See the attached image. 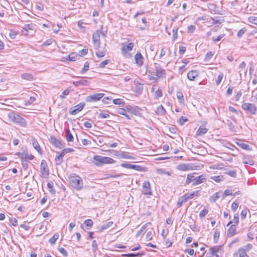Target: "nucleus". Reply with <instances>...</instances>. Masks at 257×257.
<instances>
[{"mask_svg": "<svg viewBox=\"0 0 257 257\" xmlns=\"http://www.w3.org/2000/svg\"><path fill=\"white\" fill-rule=\"evenodd\" d=\"M165 70L160 64L155 63L154 67L148 71V76L150 80L157 81L160 78L165 76Z\"/></svg>", "mask_w": 257, "mask_h": 257, "instance_id": "nucleus-1", "label": "nucleus"}, {"mask_svg": "<svg viewBox=\"0 0 257 257\" xmlns=\"http://www.w3.org/2000/svg\"><path fill=\"white\" fill-rule=\"evenodd\" d=\"M70 185L77 190H81L83 187L82 179L78 175L73 174L69 178Z\"/></svg>", "mask_w": 257, "mask_h": 257, "instance_id": "nucleus-2", "label": "nucleus"}, {"mask_svg": "<svg viewBox=\"0 0 257 257\" xmlns=\"http://www.w3.org/2000/svg\"><path fill=\"white\" fill-rule=\"evenodd\" d=\"M8 117L11 121L19 124L22 127H26L27 122L25 119L18 114L11 111L8 113Z\"/></svg>", "mask_w": 257, "mask_h": 257, "instance_id": "nucleus-3", "label": "nucleus"}, {"mask_svg": "<svg viewBox=\"0 0 257 257\" xmlns=\"http://www.w3.org/2000/svg\"><path fill=\"white\" fill-rule=\"evenodd\" d=\"M94 163L96 166H100L106 164H114L116 161L113 159L108 157H103L95 155L93 157Z\"/></svg>", "mask_w": 257, "mask_h": 257, "instance_id": "nucleus-4", "label": "nucleus"}, {"mask_svg": "<svg viewBox=\"0 0 257 257\" xmlns=\"http://www.w3.org/2000/svg\"><path fill=\"white\" fill-rule=\"evenodd\" d=\"M241 107L244 111L251 114H255L257 111V107L254 103L244 102L242 104Z\"/></svg>", "mask_w": 257, "mask_h": 257, "instance_id": "nucleus-5", "label": "nucleus"}, {"mask_svg": "<svg viewBox=\"0 0 257 257\" xmlns=\"http://www.w3.org/2000/svg\"><path fill=\"white\" fill-rule=\"evenodd\" d=\"M40 173L41 176L44 178H47L49 174L47 164L44 160H43L41 163Z\"/></svg>", "mask_w": 257, "mask_h": 257, "instance_id": "nucleus-6", "label": "nucleus"}, {"mask_svg": "<svg viewBox=\"0 0 257 257\" xmlns=\"http://www.w3.org/2000/svg\"><path fill=\"white\" fill-rule=\"evenodd\" d=\"M104 95V93H95L87 96L85 98V101L87 102H92L99 101Z\"/></svg>", "mask_w": 257, "mask_h": 257, "instance_id": "nucleus-7", "label": "nucleus"}, {"mask_svg": "<svg viewBox=\"0 0 257 257\" xmlns=\"http://www.w3.org/2000/svg\"><path fill=\"white\" fill-rule=\"evenodd\" d=\"M177 169L183 171L194 170L197 169V166L192 164H181L177 166Z\"/></svg>", "mask_w": 257, "mask_h": 257, "instance_id": "nucleus-8", "label": "nucleus"}, {"mask_svg": "<svg viewBox=\"0 0 257 257\" xmlns=\"http://www.w3.org/2000/svg\"><path fill=\"white\" fill-rule=\"evenodd\" d=\"M100 31L97 30L93 34L92 39L95 47H99L100 44Z\"/></svg>", "mask_w": 257, "mask_h": 257, "instance_id": "nucleus-9", "label": "nucleus"}, {"mask_svg": "<svg viewBox=\"0 0 257 257\" xmlns=\"http://www.w3.org/2000/svg\"><path fill=\"white\" fill-rule=\"evenodd\" d=\"M134 46L133 43H130L127 44L124 43L122 44V47L121 48V53L123 55H126L127 53L132 50Z\"/></svg>", "mask_w": 257, "mask_h": 257, "instance_id": "nucleus-10", "label": "nucleus"}, {"mask_svg": "<svg viewBox=\"0 0 257 257\" xmlns=\"http://www.w3.org/2000/svg\"><path fill=\"white\" fill-rule=\"evenodd\" d=\"M85 104L83 102L80 103L79 104L75 106L73 108H71L70 110V113L72 115H75L78 112L81 111L84 107Z\"/></svg>", "mask_w": 257, "mask_h": 257, "instance_id": "nucleus-11", "label": "nucleus"}, {"mask_svg": "<svg viewBox=\"0 0 257 257\" xmlns=\"http://www.w3.org/2000/svg\"><path fill=\"white\" fill-rule=\"evenodd\" d=\"M143 193L145 195H151V186L149 181H145L143 184Z\"/></svg>", "mask_w": 257, "mask_h": 257, "instance_id": "nucleus-12", "label": "nucleus"}, {"mask_svg": "<svg viewBox=\"0 0 257 257\" xmlns=\"http://www.w3.org/2000/svg\"><path fill=\"white\" fill-rule=\"evenodd\" d=\"M170 55V51L169 49L166 48H163L160 52L159 55L160 59L166 58L169 57Z\"/></svg>", "mask_w": 257, "mask_h": 257, "instance_id": "nucleus-13", "label": "nucleus"}, {"mask_svg": "<svg viewBox=\"0 0 257 257\" xmlns=\"http://www.w3.org/2000/svg\"><path fill=\"white\" fill-rule=\"evenodd\" d=\"M135 60L136 63L139 66H141L143 64L144 57L140 53H137L135 56Z\"/></svg>", "mask_w": 257, "mask_h": 257, "instance_id": "nucleus-14", "label": "nucleus"}, {"mask_svg": "<svg viewBox=\"0 0 257 257\" xmlns=\"http://www.w3.org/2000/svg\"><path fill=\"white\" fill-rule=\"evenodd\" d=\"M206 180L204 176L201 175L197 177H195L194 182L192 183V186L199 185Z\"/></svg>", "mask_w": 257, "mask_h": 257, "instance_id": "nucleus-15", "label": "nucleus"}, {"mask_svg": "<svg viewBox=\"0 0 257 257\" xmlns=\"http://www.w3.org/2000/svg\"><path fill=\"white\" fill-rule=\"evenodd\" d=\"M234 257H249L247 252H245L243 249H238L237 250L233 253Z\"/></svg>", "mask_w": 257, "mask_h": 257, "instance_id": "nucleus-16", "label": "nucleus"}, {"mask_svg": "<svg viewBox=\"0 0 257 257\" xmlns=\"http://www.w3.org/2000/svg\"><path fill=\"white\" fill-rule=\"evenodd\" d=\"M198 74L196 70H191L187 73V78L189 80L193 81L198 76Z\"/></svg>", "mask_w": 257, "mask_h": 257, "instance_id": "nucleus-17", "label": "nucleus"}, {"mask_svg": "<svg viewBox=\"0 0 257 257\" xmlns=\"http://www.w3.org/2000/svg\"><path fill=\"white\" fill-rule=\"evenodd\" d=\"M50 142L53 144L55 147L59 148H62V143L56 139V138L53 136H51L50 138Z\"/></svg>", "mask_w": 257, "mask_h": 257, "instance_id": "nucleus-18", "label": "nucleus"}, {"mask_svg": "<svg viewBox=\"0 0 257 257\" xmlns=\"http://www.w3.org/2000/svg\"><path fill=\"white\" fill-rule=\"evenodd\" d=\"M21 158L22 160H25L28 161L32 160L34 158V156L32 154H29L27 152H23L21 154Z\"/></svg>", "mask_w": 257, "mask_h": 257, "instance_id": "nucleus-19", "label": "nucleus"}, {"mask_svg": "<svg viewBox=\"0 0 257 257\" xmlns=\"http://www.w3.org/2000/svg\"><path fill=\"white\" fill-rule=\"evenodd\" d=\"M32 145H33V147L34 148V149L40 154H42V153H43V151H42L40 147V145L39 144V143H38V142L37 141V140L35 139H32Z\"/></svg>", "mask_w": 257, "mask_h": 257, "instance_id": "nucleus-20", "label": "nucleus"}, {"mask_svg": "<svg viewBox=\"0 0 257 257\" xmlns=\"http://www.w3.org/2000/svg\"><path fill=\"white\" fill-rule=\"evenodd\" d=\"M96 49L95 54L98 58H102L106 54V50L104 49H100L99 47H95Z\"/></svg>", "mask_w": 257, "mask_h": 257, "instance_id": "nucleus-21", "label": "nucleus"}, {"mask_svg": "<svg viewBox=\"0 0 257 257\" xmlns=\"http://www.w3.org/2000/svg\"><path fill=\"white\" fill-rule=\"evenodd\" d=\"M128 111L136 115H139L140 113V110L138 107H133L128 106L127 107Z\"/></svg>", "mask_w": 257, "mask_h": 257, "instance_id": "nucleus-22", "label": "nucleus"}, {"mask_svg": "<svg viewBox=\"0 0 257 257\" xmlns=\"http://www.w3.org/2000/svg\"><path fill=\"white\" fill-rule=\"evenodd\" d=\"M236 225L235 224H232L228 228L227 230V235L228 236H232L235 234L236 230Z\"/></svg>", "mask_w": 257, "mask_h": 257, "instance_id": "nucleus-23", "label": "nucleus"}, {"mask_svg": "<svg viewBox=\"0 0 257 257\" xmlns=\"http://www.w3.org/2000/svg\"><path fill=\"white\" fill-rule=\"evenodd\" d=\"M73 83L75 86H78L80 85H87L89 82L86 79H82L78 81H74Z\"/></svg>", "mask_w": 257, "mask_h": 257, "instance_id": "nucleus-24", "label": "nucleus"}, {"mask_svg": "<svg viewBox=\"0 0 257 257\" xmlns=\"http://www.w3.org/2000/svg\"><path fill=\"white\" fill-rule=\"evenodd\" d=\"M119 156L122 159H130V160H135V157L130 155L129 153L123 152L121 154H120Z\"/></svg>", "mask_w": 257, "mask_h": 257, "instance_id": "nucleus-25", "label": "nucleus"}, {"mask_svg": "<svg viewBox=\"0 0 257 257\" xmlns=\"http://www.w3.org/2000/svg\"><path fill=\"white\" fill-rule=\"evenodd\" d=\"M195 174V173H191L187 175V179L185 183L186 185L190 184L191 182H194L195 178L194 176Z\"/></svg>", "mask_w": 257, "mask_h": 257, "instance_id": "nucleus-26", "label": "nucleus"}, {"mask_svg": "<svg viewBox=\"0 0 257 257\" xmlns=\"http://www.w3.org/2000/svg\"><path fill=\"white\" fill-rule=\"evenodd\" d=\"M113 222L112 221H109L106 223L103 224L99 228V231L102 232L104 230H105L110 227L113 225Z\"/></svg>", "mask_w": 257, "mask_h": 257, "instance_id": "nucleus-27", "label": "nucleus"}, {"mask_svg": "<svg viewBox=\"0 0 257 257\" xmlns=\"http://www.w3.org/2000/svg\"><path fill=\"white\" fill-rule=\"evenodd\" d=\"M36 28V25L33 23H31L29 24L25 25L23 27V29L27 31L28 32L29 30H35Z\"/></svg>", "mask_w": 257, "mask_h": 257, "instance_id": "nucleus-28", "label": "nucleus"}, {"mask_svg": "<svg viewBox=\"0 0 257 257\" xmlns=\"http://www.w3.org/2000/svg\"><path fill=\"white\" fill-rule=\"evenodd\" d=\"M21 78L27 80H32L34 79L33 75L29 73H26L21 74Z\"/></svg>", "mask_w": 257, "mask_h": 257, "instance_id": "nucleus-29", "label": "nucleus"}, {"mask_svg": "<svg viewBox=\"0 0 257 257\" xmlns=\"http://www.w3.org/2000/svg\"><path fill=\"white\" fill-rule=\"evenodd\" d=\"M156 112L159 115H164L166 111L162 105H160L156 108Z\"/></svg>", "mask_w": 257, "mask_h": 257, "instance_id": "nucleus-30", "label": "nucleus"}, {"mask_svg": "<svg viewBox=\"0 0 257 257\" xmlns=\"http://www.w3.org/2000/svg\"><path fill=\"white\" fill-rule=\"evenodd\" d=\"M207 131L208 130L206 127L204 126H200L197 131L196 135L197 136L204 135L207 133Z\"/></svg>", "mask_w": 257, "mask_h": 257, "instance_id": "nucleus-31", "label": "nucleus"}, {"mask_svg": "<svg viewBox=\"0 0 257 257\" xmlns=\"http://www.w3.org/2000/svg\"><path fill=\"white\" fill-rule=\"evenodd\" d=\"M237 144L239 147L244 150L250 151L252 149L250 146H249L248 144L243 143H237Z\"/></svg>", "mask_w": 257, "mask_h": 257, "instance_id": "nucleus-32", "label": "nucleus"}, {"mask_svg": "<svg viewBox=\"0 0 257 257\" xmlns=\"http://www.w3.org/2000/svg\"><path fill=\"white\" fill-rule=\"evenodd\" d=\"M151 223L150 222H148L144 224L141 229L138 232V233L136 234L137 236H139L147 227H151Z\"/></svg>", "mask_w": 257, "mask_h": 257, "instance_id": "nucleus-33", "label": "nucleus"}, {"mask_svg": "<svg viewBox=\"0 0 257 257\" xmlns=\"http://www.w3.org/2000/svg\"><path fill=\"white\" fill-rule=\"evenodd\" d=\"M187 201V200L186 198L185 197V195H183L179 199L177 203V205L178 207H180L182 205L183 203H186Z\"/></svg>", "mask_w": 257, "mask_h": 257, "instance_id": "nucleus-34", "label": "nucleus"}, {"mask_svg": "<svg viewBox=\"0 0 257 257\" xmlns=\"http://www.w3.org/2000/svg\"><path fill=\"white\" fill-rule=\"evenodd\" d=\"M242 163L244 164H248L249 165H253L254 164L252 159L246 157H244L242 158Z\"/></svg>", "mask_w": 257, "mask_h": 257, "instance_id": "nucleus-35", "label": "nucleus"}, {"mask_svg": "<svg viewBox=\"0 0 257 257\" xmlns=\"http://www.w3.org/2000/svg\"><path fill=\"white\" fill-rule=\"evenodd\" d=\"M131 169H134L138 171H145V168L140 165L131 164Z\"/></svg>", "mask_w": 257, "mask_h": 257, "instance_id": "nucleus-36", "label": "nucleus"}, {"mask_svg": "<svg viewBox=\"0 0 257 257\" xmlns=\"http://www.w3.org/2000/svg\"><path fill=\"white\" fill-rule=\"evenodd\" d=\"M59 234L58 233H56L53 235L52 237L50 238L49 240V242L51 244H54L56 241L58 239Z\"/></svg>", "mask_w": 257, "mask_h": 257, "instance_id": "nucleus-37", "label": "nucleus"}, {"mask_svg": "<svg viewBox=\"0 0 257 257\" xmlns=\"http://www.w3.org/2000/svg\"><path fill=\"white\" fill-rule=\"evenodd\" d=\"M221 249V247L220 246H216L213 247H211L209 249V251L211 254H214L216 252H218L219 250Z\"/></svg>", "mask_w": 257, "mask_h": 257, "instance_id": "nucleus-38", "label": "nucleus"}, {"mask_svg": "<svg viewBox=\"0 0 257 257\" xmlns=\"http://www.w3.org/2000/svg\"><path fill=\"white\" fill-rule=\"evenodd\" d=\"M66 138L68 142H72L73 141V137L69 130L66 131Z\"/></svg>", "mask_w": 257, "mask_h": 257, "instance_id": "nucleus-39", "label": "nucleus"}, {"mask_svg": "<svg viewBox=\"0 0 257 257\" xmlns=\"http://www.w3.org/2000/svg\"><path fill=\"white\" fill-rule=\"evenodd\" d=\"M184 195L188 200V199L193 198L194 196H197L198 195V191H195L192 193H187Z\"/></svg>", "mask_w": 257, "mask_h": 257, "instance_id": "nucleus-40", "label": "nucleus"}, {"mask_svg": "<svg viewBox=\"0 0 257 257\" xmlns=\"http://www.w3.org/2000/svg\"><path fill=\"white\" fill-rule=\"evenodd\" d=\"M220 198V195L219 192H216L212 196H211L210 198V202L214 203L215 202L218 198Z\"/></svg>", "mask_w": 257, "mask_h": 257, "instance_id": "nucleus-41", "label": "nucleus"}, {"mask_svg": "<svg viewBox=\"0 0 257 257\" xmlns=\"http://www.w3.org/2000/svg\"><path fill=\"white\" fill-rule=\"evenodd\" d=\"M47 187L49 188V192L52 194H55V190L53 188V183L52 182H50L47 183Z\"/></svg>", "mask_w": 257, "mask_h": 257, "instance_id": "nucleus-42", "label": "nucleus"}, {"mask_svg": "<svg viewBox=\"0 0 257 257\" xmlns=\"http://www.w3.org/2000/svg\"><path fill=\"white\" fill-rule=\"evenodd\" d=\"M177 32H178V28H174L172 30V41H175L176 39H177L178 35H177Z\"/></svg>", "mask_w": 257, "mask_h": 257, "instance_id": "nucleus-43", "label": "nucleus"}, {"mask_svg": "<svg viewBox=\"0 0 257 257\" xmlns=\"http://www.w3.org/2000/svg\"><path fill=\"white\" fill-rule=\"evenodd\" d=\"M163 96L162 91L161 89L158 88L156 90L155 92V98L156 99H158L159 98Z\"/></svg>", "mask_w": 257, "mask_h": 257, "instance_id": "nucleus-44", "label": "nucleus"}, {"mask_svg": "<svg viewBox=\"0 0 257 257\" xmlns=\"http://www.w3.org/2000/svg\"><path fill=\"white\" fill-rule=\"evenodd\" d=\"M248 212H249V210L246 208H244L242 210L240 214L241 219L243 220L246 218Z\"/></svg>", "mask_w": 257, "mask_h": 257, "instance_id": "nucleus-45", "label": "nucleus"}, {"mask_svg": "<svg viewBox=\"0 0 257 257\" xmlns=\"http://www.w3.org/2000/svg\"><path fill=\"white\" fill-rule=\"evenodd\" d=\"M252 248V245L251 243H248L243 247H239L238 249H243L245 252L249 251Z\"/></svg>", "mask_w": 257, "mask_h": 257, "instance_id": "nucleus-46", "label": "nucleus"}, {"mask_svg": "<svg viewBox=\"0 0 257 257\" xmlns=\"http://www.w3.org/2000/svg\"><path fill=\"white\" fill-rule=\"evenodd\" d=\"M219 235H220V231H219L218 229H216L214 232V234H213V239L214 240V241L215 242H216L218 239H219Z\"/></svg>", "mask_w": 257, "mask_h": 257, "instance_id": "nucleus-47", "label": "nucleus"}, {"mask_svg": "<svg viewBox=\"0 0 257 257\" xmlns=\"http://www.w3.org/2000/svg\"><path fill=\"white\" fill-rule=\"evenodd\" d=\"M238 206H239V202H238L236 201H235L232 203L231 208L232 210L234 212H235L236 211Z\"/></svg>", "mask_w": 257, "mask_h": 257, "instance_id": "nucleus-48", "label": "nucleus"}, {"mask_svg": "<svg viewBox=\"0 0 257 257\" xmlns=\"http://www.w3.org/2000/svg\"><path fill=\"white\" fill-rule=\"evenodd\" d=\"M213 55L214 53L212 52V51L208 52L205 55L204 60L205 61H208L210 60L212 58Z\"/></svg>", "mask_w": 257, "mask_h": 257, "instance_id": "nucleus-49", "label": "nucleus"}, {"mask_svg": "<svg viewBox=\"0 0 257 257\" xmlns=\"http://www.w3.org/2000/svg\"><path fill=\"white\" fill-rule=\"evenodd\" d=\"M177 98L179 101V102L181 103L184 102V96L182 92H178L177 94Z\"/></svg>", "mask_w": 257, "mask_h": 257, "instance_id": "nucleus-50", "label": "nucleus"}, {"mask_svg": "<svg viewBox=\"0 0 257 257\" xmlns=\"http://www.w3.org/2000/svg\"><path fill=\"white\" fill-rule=\"evenodd\" d=\"M89 64L88 62H86L83 66V68L81 70V73H84L87 72L89 70Z\"/></svg>", "mask_w": 257, "mask_h": 257, "instance_id": "nucleus-51", "label": "nucleus"}, {"mask_svg": "<svg viewBox=\"0 0 257 257\" xmlns=\"http://www.w3.org/2000/svg\"><path fill=\"white\" fill-rule=\"evenodd\" d=\"M109 117V114L107 112H100L98 115L99 118H107Z\"/></svg>", "mask_w": 257, "mask_h": 257, "instance_id": "nucleus-52", "label": "nucleus"}, {"mask_svg": "<svg viewBox=\"0 0 257 257\" xmlns=\"http://www.w3.org/2000/svg\"><path fill=\"white\" fill-rule=\"evenodd\" d=\"M234 224L237 225L239 223V214L238 213H236L234 215L233 219L232 220Z\"/></svg>", "mask_w": 257, "mask_h": 257, "instance_id": "nucleus-53", "label": "nucleus"}, {"mask_svg": "<svg viewBox=\"0 0 257 257\" xmlns=\"http://www.w3.org/2000/svg\"><path fill=\"white\" fill-rule=\"evenodd\" d=\"M157 172L159 174H166L168 176H170L171 174V173L170 172H166L164 170L162 169H158L157 170Z\"/></svg>", "mask_w": 257, "mask_h": 257, "instance_id": "nucleus-54", "label": "nucleus"}, {"mask_svg": "<svg viewBox=\"0 0 257 257\" xmlns=\"http://www.w3.org/2000/svg\"><path fill=\"white\" fill-rule=\"evenodd\" d=\"M222 176H215L211 177V179L215 181L217 183L220 182L222 180Z\"/></svg>", "mask_w": 257, "mask_h": 257, "instance_id": "nucleus-55", "label": "nucleus"}, {"mask_svg": "<svg viewBox=\"0 0 257 257\" xmlns=\"http://www.w3.org/2000/svg\"><path fill=\"white\" fill-rule=\"evenodd\" d=\"M208 210L204 208L202 210H201L199 213V216L200 218H204L205 215L208 213Z\"/></svg>", "mask_w": 257, "mask_h": 257, "instance_id": "nucleus-56", "label": "nucleus"}, {"mask_svg": "<svg viewBox=\"0 0 257 257\" xmlns=\"http://www.w3.org/2000/svg\"><path fill=\"white\" fill-rule=\"evenodd\" d=\"M84 223L86 226L91 227L93 225V221L91 219H88L84 221Z\"/></svg>", "mask_w": 257, "mask_h": 257, "instance_id": "nucleus-57", "label": "nucleus"}, {"mask_svg": "<svg viewBox=\"0 0 257 257\" xmlns=\"http://www.w3.org/2000/svg\"><path fill=\"white\" fill-rule=\"evenodd\" d=\"M223 77V73H220L217 77V79L216 81V84L217 85H218L221 83L222 79Z\"/></svg>", "mask_w": 257, "mask_h": 257, "instance_id": "nucleus-58", "label": "nucleus"}, {"mask_svg": "<svg viewBox=\"0 0 257 257\" xmlns=\"http://www.w3.org/2000/svg\"><path fill=\"white\" fill-rule=\"evenodd\" d=\"M58 250L64 256H67L68 255V252L64 248L59 247L58 248Z\"/></svg>", "mask_w": 257, "mask_h": 257, "instance_id": "nucleus-59", "label": "nucleus"}, {"mask_svg": "<svg viewBox=\"0 0 257 257\" xmlns=\"http://www.w3.org/2000/svg\"><path fill=\"white\" fill-rule=\"evenodd\" d=\"M77 55L75 53H71L68 56L69 60L72 61H75Z\"/></svg>", "mask_w": 257, "mask_h": 257, "instance_id": "nucleus-60", "label": "nucleus"}, {"mask_svg": "<svg viewBox=\"0 0 257 257\" xmlns=\"http://www.w3.org/2000/svg\"><path fill=\"white\" fill-rule=\"evenodd\" d=\"M126 112V110L124 108H119L116 109V113L119 114L124 115H125Z\"/></svg>", "mask_w": 257, "mask_h": 257, "instance_id": "nucleus-61", "label": "nucleus"}, {"mask_svg": "<svg viewBox=\"0 0 257 257\" xmlns=\"http://www.w3.org/2000/svg\"><path fill=\"white\" fill-rule=\"evenodd\" d=\"M74 151V149L72 148H67L63 149L62 151V155H65L67 153H71Z\"/></svg>", "mask_w": 257, "mask_h": 257, "instance_id": "nucleus-62", "label": "nucleus"}, {"mask_svg": "<svg viewBox=\"0 0 257 257\" xmlns=\"http://www.w3.org/2000/svg\"><path fill=\"white\" fill-rule=\"evenodd\" d=\"M248 20L250 23L257 25V17H250L248 18Z\"/></svg>", "mask_w": 257, "mask_h": 257, "instance_id": "nucleus-63", "label": "nucleus"}, {"mask_svg": "<svg viewBox=\"0 0 257 257\" xmlns=\"http://www.w3.org/2000/svg\"><path fill=\"white\" fill-rule=\"evenodd\" d=\"M109 62V60H105L103 61H102L99 65V67H100V68H103L105 66V65H106L107 64H108V63Z\"/></svg>", "mask_w": 257, "mask_h": 257, "instance_id": "nucleus-64", "label": "nucleus"}]
</instances>
